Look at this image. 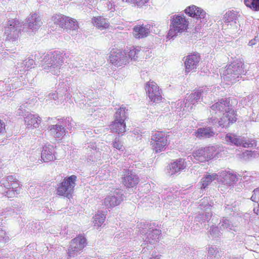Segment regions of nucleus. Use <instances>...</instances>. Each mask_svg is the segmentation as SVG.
<instances>
[{
  "mask_svg": "<svg viewBox=\"0 0 259 259\" xmlns=\"http://www.w3.org/2000/svg\"><path fill=\"white\" fill-rule=\"evenodd\" d=\"M76 181L77 177L75 175L65 177L62 181L58 184L56 189L57 194L68 199L71 198Z\"/></svg>",
  "mask_w": 259,
  "mask_h": 259,
  "instance_id": "obj_1",
  "label": "nucleus"
},
{
  "mask_svg": "<svg viewBox=\"0 0 259 259\" xmlns=\"http://www.w3.org/2000/svg\"><path fill=\"white\" fill-rule=\"evenodd\" d=\"M150 145L156 153L164 151L168 145L167 134L163 131H157L153 134Z\"/></svg>",
  "mask_w": 259,
  "mask_h": 259,
  "instance_id": "obj_2",
  "label": "nucleus"
},
{
  "mask_svg": "<svg viewBox=\"0 0 259 259\" xmlns=\"http://www.w3.org/2000/svg\"><path fill=\"white\" fill-rule=\"evenodd\" d=\"M54 23L66 30H77L79 26L77 21L72 18L62 14H55L52 18Z\"/></svg>",
  "mask_w": 259,
  "mask_h": 259,
  "instance_id": "obj_3",
  "label": "nucleus"
},
{
  "mask_svg": "<svg viewBox=\"0 0 259 259\" xmlns=\"http://www.w3.org/2000/svg\"><path fill=\"white\" fill-rule=\"evenodd\" d=\"M87 245V239L84 234H79L70 242L68 249V255L69 257L77 255L78 252L83 250Z\"/></svg>",
  "mask_w": 259,
  "mask_h": 259,
  "instance_id": "obj_4",
  "label": "nucleus"
},
{
  "mask_svg": "<svg viewBox=\"0 0 259 259\" xmlns=\"http://www.w3.org/2000/svg\"><path fill=\"white\" fill-rule=\"evenodd\" d=\"M118 112L120 117L116 115L115 120L110 125V128L112 132L119 134L125 132L126 125L124 120L126 116L125 109L120 108L118 109Z\"/></svg>",
  "mask_w": 259,
  "mask_h": 259,
  "instance_id": "obj_5",
  "label": "nucleus"
},
{
  "mask_svg": "<svg viewBox=\"0 0 259 259\" xmlns=\"http://www.w3.org/2000/svg\"><path fill=\"white\" fill-rule=\"evenodd\" d=\"M147 95L150 100L155 103L161 102L162 97L160 92L159 86L157 83L151 80L147 82L145 85Z\"/></svg>",
  "mask_w": 259,
  "mask_h": 259,
  "instance_id": "obj_6",
  "label": "nucleus"
},
{
  "mask_svg": "<svg viewBox=\"0 0 259 259\" xmlns=\"http://www.w3.org/2000/svg\"><path fill=\"white\" fill-rule=\"evenodd\" d=\"M217 148L214 146L201 148L193 153V157L200 162L208 161L213 158L216 152Z\"/></svg>",
  "mask_w": 259,
  "mask_h": 259,
  "instance_id": "obj_7",
  "label": "nucleus"
},
{
  "mask_svg": "<svg viewBox=\"0 0 259 259\" xmlns=\"http://www.w3.org/2000/svg\"><path fill=\"white\" fill-rule=\"evenodd\" d=\"M189 22L185 17L175 15L171 19L170 27L177 32H183L188 28Z\"/></svg>",
  "mask_w": 259,
  "mask_h": 259,
  "instance_id": "obj_8",
  "label": "nucleus"
},
{
  "mask_svg": "<svg viewBox=\"0 0 259 259\" xmlns=\"http://www.w3.org/2000/svg\"><path fill=\"white\" fill-rule=\"evenodd\" d=\"M200 55L198 53H194L188 55L184 62L185 72L189 73L196 69L200 61Z\"/></svg>",
  "mask_w": 259,
  "mask_h": 259,
  "instance_id": "obj_9",
  "label": "nucleus"
},
{
  "mask_svg": "<svg viewBox=\"0 0 259 259\" xmlns=\"http://www.w3.org/2000/svg\"><path fill=\"white\" fill-rule=\"evenodd\" d=\"M122 182L123 185L127 188L136 187L140 182L139 177L132 174V171L128 169H124L123 171Z\"/></svg>",
  "mask_w": 259,
  "mask_h": 259,
  "instance_id": "obj_10",
  "label": "nucleus"
},
{
  "mask_svg": "<svg viewBox=\"0 0 259 259\" xmlns=\"http://www.w3.org/2000/svg\"><path fill=\"white\" fill-rule=\"evenodd\" d=\"M230 100V98H222L213 104L210 108L215 113L224 114L232 107Z\"/></svg>",
  "mask_w": 259,
  "mask_h": 259,
  "instance_id": "obj_11",
  "label": "nucleus"
},
{
  "mask_svg": "<svg viewBox=\"0 0 259 259\" xmlns=\"http://www.w3.org/2000/svg\"><path fill=\"white\" fill-rule=\"evenodd\" d=\"M224 116L221 118L219 121V125L224 127L227 126L230 123H233L236 121V113L231 107L224 114Z\"/></svg>",
  "mask_w": 259,
  "mask_h": 259,
  "instance_id": "obj_12",
  "label": "nucleus"
},
{
  "mask_svg": "<svg viewBox=\"0 0 259 259\" xmlns=\"http://www.w3.org/2000/svg\"><path fill=\"white\" fill-rule=\"evenodd\" d=\"M150 25H137L133 28V35L137 39L143 38L147 37L150 33Z\"/></svg>",
  "mask_w": 259,
  "mask_h": 259,
  "instance_id": "obj_13",
  "label": "nucleus"
},
{
  "mask_svg": "<svg viewBox=\"0 0 259 259\" xmlns=\"http://www.w3.org/2000/svg\"><path fill=\"white\" fill-rule=\"evenodd\" d=\"M185 13L190 17L197 19H203L206 16V13L201 8L195 5H192L186 8Z\"/></svg>",
  "mask_w": 259,
  "mask_h": 259,
  "instance_id": "obj_14",
  "label": "nucleus"
},
{
  "mask_svg": "<svg viewBox=\"0 0 259 259\" xmlns=\"http://www.w3.org/2000/svg\"><path fill=\"white\" fill-rule=\"evenodd\" d=\"M168 167V172L174 175L186 168V161L182 158H179L171 162Z\"/></svg>",
  "mask_w": 259,
  "mask_h": 259,
  "instance_id": "obj_15",
  "label": "nucleus"
},
{
  "mask_svg": "<svg viewBox=\"0 0 259 259\" xmlns=\"http://www.w3.org/2000/svg\"><path fill=\"white\" fill-rule=\"evenodd\" d=\"M92 23L95 27L100 30L108 29L110 25L108 20L101 16L93 17L92 18Z\"/></svg>",
  "mask_w": 259,
  "mask_h": 259,
  "instance_id": "obj_16",
  "label": "nucleus"
},
{
  "mask_svg": "<svg viewBox=\"0 0 259 259\" xmlns=\"http://www.w3.org/2000/svg\"><path fill=\"white\" fill-rule=\"evenodd\" d=\"M215 133L210 127H200L194 133V135L198 139L210 138L214 137Z\"/></svg>",
  "mask_w": 259,
  "mask_h": 259,
  "instance_id": "obj_17",
  "label": "nucleus"
},
{
  "mask_svg": "<svg viewBox=\"0 0 259 259\" xmlns=\"http://www.w3.org/2000/svg\"><path fill=\"white\" fill-rule=\"evenodd\" d=\"M41 157L45 162H50L55 159L56 158L53 153V146L44 147L41 152Z\"/></svg>",
  "mask_w": 259,
  "mask_h": 259,
  "instance_id": "obj_18",
  "label": "nucleus"
},
{
  "mask_svg": "<svg viewBox=\"0 0 259 259\" xmlns=\"http://www.w3.org/2000/svg\"><path fill=\"white\" fill-rule=\"evenodd\" d=\"M125 56H123V60H126L127 59H137L141 54V49L138 47H132L128 50L124 52Z\"/></svg>",
  "mask_w": 259,
  "mask_h": 259,
  "instance_id": "obj_19",
  "label": "nucleus"
},
{
  "mask_svg": "<svg viewBox=\"0 0 259 259\" xmlns=\"http://www.w3.org/2000/svg\"><path fill=\"white\" fill-rule=\"evenodd\" d=\"M123 56H124L120 50L117 49H113L111 51L109 59L112 64L117 65L121 60L123 61H126L123 60Z\"/></svg>",
  "mask_w": 259,
  "mask_h": 259,
  "instance_id": "obj_20",
  "label": "nucleus"
},
{
  "mask_svg": "<svg viewBox=\"0 0 259 259\" xmlns=\"http://www.w3.org/2000/svg\"><path fill=\"white\" fill-rule=\"evenodd\" d=\"M42 24L40 17L36 13L33 14L28 18V26L31 29H37Z\"/></svg>",
  "mask_w": 259,
  "mask_h": 259,
  "instance_id": "obj_21",
  "label": "nucleus"
},
{
  "mask_svg": "<svg viewBox=\"0 0 259 259\" xmlns=\"http://www.w3.org/2000/svg\"><path fill=\"white\" fill-rule=\"evenodd\" d=\"M40 121V118L39 116H35L32 114H28L25 117V122L29 128L37 127L38 126L39 123Z\"/></svg>",
  "mask_w": 259,
  "mask_h": 259,
  "instance_id": "obj_22",
  "label": "nucleus"
},
{
  "mask_svg": "<svg viewBox=\"0 0 259 259\" xmlns=\"http://www.w3.org/2000/svg\"><path fill=\"white\" fill-rule=\"evenodd\" d=\"M51 134L56 138H59L64 136L66 134V130L61 125H53L50 127Z\"/></svg>",
  "mask_w": 259,
  "mask_h": 259,
  "instance_id": "obj_23",
  "label": "nucleus"
},
{
  "mask_svg": "<svg viewBox=\"0 0 259 259\" xmlns=\"http://www.w3.org/2000/svg\"><path fill=\"white\" fill-rule=\"evenodd\" d=\"M240 17L239 12L232 10L227 12L224 16V21L227 23L234 22L236 24V21Z\"/></svg>",
  "mask_w": 259,
  "mask_h": 259,
  "instance_id": "obj_24",
  "label": "nucleus"
},
{
  "mask_svg": "<svg viewBox=\"0 0 259 259\" xmlns=\"http://www.w3.org/2000/svg\"><path fill=\"white\" fill-rule=\"evenodd\" d=\"M218 175L216 173L210 174L207 173L205 176L201 179V188L205 189L206 188L212 181L218 179Z\"/></svg>",
  "mask_w": 259,
  "mask_h": 259,
  "instance_id": "obj_25",
  "label": "nucleus"
},
{
  "mask_svg": "<svg viewBox=\"0 0 259 259\" xmlns=\"http://www.w3.org/2000/svg\"><path fill=\"white\" fill-rule=\"evenodd\" d=\"M225 140L227 142L231 145H234L236 146L241 145V139L238 137L237 135L227 134L225 137Z\"/></svg>",
  "mask_w": 259,
  "mask_h": 259,
  "instance_id": "obj_26",
  "label": "nucleus"
},
{
  "mask_svg": "<svg viewBox=\"0 0 259 259\" xmlns=\"http://www.w3.org/2000/svg\"><path fill=\"white\" fill-rule=\"evenodd\" d=\"M103 204L105 206L110 208L118 204L117 198L114 196H109L106 197L103 201Z\"/></svg>",
  "mask_w": 259,
  "mask_h": 259,
  "instance_id": "obj_27",
  "label": "nucleus"
},
{
  "mask_svg": "<svg viewBox=\"0 0 259 259\" xmlns=\"http://www.w3.org/2000/svg\"><path fill=\"white\" fill-rule=\"evenodd\" d=\"M94 226L97 228L101 227L106 219V215L102 213L96 214L93 217Z\"/></svg>",
  "mask_w": 259,
  "mask_h": 259,
  "instance_id": "obj_28",
  "label": "nucleus"
},
{
  "mask_svg": "<svg viewBox=\"0 0 259 259\" xmlns=\"http://www.w3.org/2000/svg\"><path fill=\"white\" fill-rule=\"evenodd\" d=\"M244 4L253 11H259V0H244Z\"/></svg>",
  "mask_w": 259,
  "mask_h": 259,
  "instance_id": "obj_29",
  "label": "nucleus"
},
{
  "mask_svg": "<svg viewBox=\"0 0 259 259\" xmlns=\"http://www.w3.org/2000/svg\"><path fill=\"white\" fill-rule=\"evenodd\" d=\"M244 148H251L256 146V142L255 140H242L241 139V145Z\"/></svg>",
  "mask_w": 259,
  "mask_h": 259,
  "instance_id": "obj_30",
  "label": "nucleus"
},
{
  "mask_svg": "<svg viewBox=\"0 0 259 259\" xmlns=\"http://www.w3.org/2000/svg\"><path fill=\"white\" fill-rule=\"evenodd\" d=\"M14 32V28L8 27L7 29H5L4 36L6 37V39L7 40H15L16 39L17 37H18V35L17 36H15V37H13L12 36V32Z\"/></svg>",
  "mask_w": 259,
  "mask_h": 259,
  "instance_id": "obj_31",
  "label": "nucleus"
},
{
  "mask_svg": "<svg viewBox=\"0 0 259 259\" xmlns=\"http://www.w3.org/2000/svg\"><path fill=\"white\" fill-rule=\"evenodd\" d=\"M149 0H122L124 3L133 4L138 7H142L145 5Z\"/></svg>",
  "mask_w": 259,
  "mask_h": 259,
  "instance_id": "obj_32",
  "label": "nucleus"
},
{
  "mask_svg": "<svg viewBox=\"0 0 259 259\" xmlns=\"http://www.w3.org/2000/svg\"><path fill=\"white\" fill-rule=\"evenodd\" d=\"M225 179L229 185L231 186L237 182L238 178L236 175L231 173H228L226 176Z\"/></svg>",
  "mask_w": 259,
  "mask_h": 259,
  "instance_id": "obj_33",
  "label": "nucleus"
},
{
  "mask_svg": "<svg viewBox=\"0 0 259 259\" xmlns=\"http://www.w3.org/2000/svg\"><path fill=\"white\" fill-rule=\"evenodd\" d=\"M112 146L120 151H123V145L119 138H115L112 142Z\"/></svg>",
  "mask_w": 259,
  "mask_h": 259,
  "instance_id": "obj_34",
  "label": "nucleus"
},
{
  "mask_svg": "<svg viewBox=\"0 0 259 259\" xmlns=\"http://www.w3.org/2000/svg\"><path fill=\"white\" fill-rule=\"evenodd\" d=\"M203 92V91L201 90H196L194 93L191 94L189 97L192 100L198 101L199 100Z\"/></svg>",
  "mask_w": 259,
  "mask_h": 259,
  "instance_id": "obj_35",
  "label": "nucleus"
},
{
  "mask_svg": "<svg viewBox=\"0 0 259 259\" xmlns=\"http://www.w3.org/2000/svg\"><path fill=\"white\" fill-rule=\"evenodd\" d=\"M251 199L252 201L259 204V187L253 190Z\"/></svg>",
  "mask_w": 259,
  "mask_h": 259,
  "instance_id": "obj_36",
  "label": "nucleus"
},
{
  "mask_svg": "<svg viewBox=\"0 0 259 259\" xmlns=\"http://www.w3.org/2000/svg\"><path fill=\"white\" fill-rule=\"evenodd\" d=\"M5 123L0 119V134L2 133L5 130Z\"/></svg>",
  "mask_w": 259,
  "mask_h": 259,
  "instance_id": "obj_37",
  "label": "nucleus"
},
{
  "mask_svg": "<svg viewBox=\"0 0 259 259\" xmlns=\"http://www.w3.org/2000/svg\"><path fill=\"white\" fill-rule=\"evenodd\" d=\"M253 211L257 215H259V203L257 207L254 208Z\"/></svg>",
  "mask_w": 259,
  "mask_h": 259,
  "instance_id": "obj_38",
  "label": "nucleus"
},
{
  "mask_svg": "<svg viewBox=\"0 0 259 259\" xmlns=\"http://www.w3.org/2000/svg\"><path fill=\"white\" fill-rule=\"evenodd\" d=\"M14 180H15L16 179L14 178L12 176H9L7 177V180L9 181H13Z\"/></svg>",
  "mask_w": 259,
  "mask_h": 259,
  "instance_id": "obj_39",
  "label": "nucleus"
},
{
  "mask_svg": "<svg viewBox=\"0 0 259 259\" xmlns=\"http://www.w3.org/2000/svg\"><path fill=\"white\" fill-rule=\"evenodd\" d=\"M15 183H16V186L15 187V188H17L19 186V184L17 183V181H15Z\"/></svg>",
  "mask_w": 259,
  "mask_h": 259,
  "instance_id": "obj_40",
  "label": "nucleus"
},
{
  "mask_svg": "<svg viewBox=\"0 0 259 259\" xmlns=\"http://www.w3.org/2000/svg\"><path fill=\"white\" fill-rule=\"evenodd\" d=\"M235 26H236V29H237L238 28H238V27L236 25H235Z\"/></svg>",
  "mask_w": 259,
  "mask_h": 259,
  "instance_id": "obj_41",
  "label": "nucleus"
}]
</instances>
